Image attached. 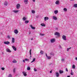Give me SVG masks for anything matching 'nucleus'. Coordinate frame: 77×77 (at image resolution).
Listing matches in <instances>:
<instances>
[{
	"label": "nucleus",
	"mask_w": 77,
	"mask_h": 77,
	"mask_svg": "<svg viewBox=\"0 0 77 77\" xmlns=\"http://www.w3.org/2000/svg\"><path fill=\"white\" fill-rule=\"evenodd\" d=\"M52 19L53 20H57V17L54 16H52Z\"/></svg>",
	"instance_id": "f257e3e1"
},
{
	"label": "nucleus",
	"mask_w": 77,
	"mask_h": 77,
	"mask_svg": "<svg viewBox=\"0 0 77 77\" xmlns=\"http://www.w3.org/2000/svg\"><path fill=\"white\" fill-rule=\"evenodd\" d=\"M62 38L63 39V40H64V41H66V36L65 35H63Z\"/></svg>",
	"instance_id": "f03ea898"
},
{
	"label": "nucleus",
	"mask_w": 77,
	"mask_h": 77,
	"mask_svg": "<svg viewBox=\"0 0 77 77\" xmlns=\"http://www.w3.org/2000/svg\"><path fill=\"white\" fill-rule=\"evenodd\" d=\"M51 43H53L55 42V39L54 38L52 39L51 40Z\"/></svg>",
	"instance_id": "7ed1b4c3"
},
{
	"label": "nucleus",
	"mask_w": 77,
	"mask_h": 77,
	"mask_svg": "<svg viewBox=\"0 0 77 77\" xmlns=\"http://www.w3.org/2000/svg\"><path fill=\"white\" fill-rule=\"evenodd\" d=\"M14 32L16 34H17L18 33V31L17 29H15L14 31Z\"/></svg>",
	"instance_id": "20e7f679"
},
{
	"label": "nucleus",
	"mask_w": 77,
	"mask_h": 77,
	"mask_svg": "<svg viewBox=\"0 0 77 77\" xmlns=\"http://www.w3.org/2000/svg\"><path fill=\"white\" fill-rule=\"evenodd\" d=\"M55 35H57V36H59L60 35V34L59 33V32H56L55 34H54Z\"/></svg>",
	"instance_id": "39448f33"
},
{
	"label": "nucleus",
	"mask_w": 77,
	"mask_h": 77,
	"mask_svg": "<svg viewBox=\"0 0 77 77\" xmlns=\"http://www.w3.org/2000/svg\"><path fill=\"white\" fill-rule=\"evenodd\" d=\"M5 44H7V45H9L10 44V42L8 41L5 42H4Z\"/></svg>",
	"instance_id": "423d86ee"
},
{
	"label": "nucleus",
	"mask_w": 77,
	"mask_h": 77,
	"mask_svg": "<svg viewBox=\"0 0 77 77\" xmlns=\"http://www.w3.org/2000/svg\"><path fill=\"white\" fill-rule=\"evenodd\" d=\"M55 75H56V77H59V73H58V72H56L55 73Z\"/></svg>",
	"instance_id": "0eeeda50"
},
{
	"label": "nucleus",
	"mask_w": 77,
	"mask_h": 77,
	"mask_svg": "<svg viewBox=\"0 0 77 77\" xmlns=\"http://www.w3.org/2000/svg\"><path fill=\"white\" fill-rule=\"evenodd\" d=\"M20 5L19 4H17L16 7L17 9H20Z\"/></svg>",
	"instance_id": "6e6552de"
},
{
	"label": "nucleus",
	"mask_w": 77,
	"mask_h": 77,
	"mask_svg": "<svg viewBox=\"0 0 77 77\" xmlns=\"http://www.w3.org/2000/svg\"><path fill=\"white\" fill-rule=\"evenodd\" d=\"M6 51H7V52H8V53H11V51L9 49L7 48L6 49Z\"/></svg>",
	"instance_id": "1a4fd4ad"
},
{
	"label": "nucleus",
	"mask_w": 77,
	"mask_h": 77,
	"mask_svg": "<svg viewBox=\"0 0 77 77\" xmlns=\"http://www.w3.org/2000/svg\"><path fill=\"white\" fill-rule=\"evenodd\" d=\"M12 48H13V50H14V51H17V48H16L15 46H12Z\"/></svg>",
	"instance_id": "9d476101"
},
{
	"label": "nucleus",
	"mask_w": 77,
	"mask_h": 77,
	"mask_svg": "<svg viewBox=\"0 0 77 77\" xmlns=\"http://www.w3.org/2000/svg\"><path fill=\"white\" fill-rule=\"evenodd\" d=\"M48 19H49L48 17H46L44 18L45 21H47V20H48Z\"/></svg>",
	"instance_id": "9b49d317"
},
{
	"label": "nucleus",
	"mask_w": 77,
	"mask_h": 77,
	"mask_svg": "<svg viewBox=\"0 0 77 77\" xmlns=\"http://www.w3.org/2000/svg\"><path fill=\"white\" fill-rule=\"evenodd\" d=\"M14 42H15V38H12L11 43H14Z\"/></svg>",
	"instance_id": "f8f14e48"
},
{
	"label": "nucleus",
	"mask_w": 77,
	"mask_h": 77,
	"mask_svg": "<svg viewBox=\"0 0 77 77\" xmlns=\"http://www.w3.org/2000/svg\"><path fill=\"white\" fill-rule=\"evenodd\" d=\"M24 3L25 4H27L28 3V0H24Z\"/></svg>",
	"instance_id": "ddd939ff"
},
{
	"label": "nucleus",
	"mask_w": 77,
	"mask_h": 77,
	"mask_svg": "<svg viewBox=\"0 0 77 77\" xmlns=\"http://www.w3.org/2000/svg\"><path fill=\"white\" fill-rule=\"evenodd\" d=\"M23 73L24 75V76H26L27 75V74H26V72H23Z\"/></svg>",
	"instance_id": "4468645a"
},
{
	"label": "nucleus",
	"mask_w": 77,
	"mask_h": 77,
	"mask_svg": "<svg viewBox=\"0 0 77 77\" xmlns=\"http://www.w3.org/2000/svg\"><path fill=\"white\" fill-rule=\"evenodd\" d=\"M73 7L74 8H77V4H75L73 5Z\"/></svg>",
	"instance_id": "2eb2a0df"
},
{
	"label": "nucleus",
	"mask_w": 77,
	"mask_h": 77,
	"mask_svg": "<svg viewBox=\"0 0 77 77\" xmlns=\"http://www.w3.org/2000/svg\"><path fill=\"white\" fill-rule=\"evenodd\" d=\"M54 13L55 14H57L58 13V11L55 10L54 11Z\"/></svg>",
	"instance_id": "dca6fc26"
},
{
	"label": "nucleus",
	"mask_w": 77,
	"mask_h": 77,
	"mask_svg": "<svg viewBox=\"0 0 77 77\" xmlns=\"http://www.w3.org/2000/svg\"><path fill=\"white\" fill-rule=\"evenodd\" d=\"M19 11L18 10L16 11L15 10H14L13 11V12H14V13H17V12H18Z\"/></svg>",
	"instance_id": "f3484780"
},
{
	"label": "nucleus",
	"mask_w": 77,
	"mask_h": 77,
	"mask_svg": "<svg viewBox=\"0 0 77 77\" xmlns=\"http://www.w3.org/2000/svg\"><path fill=\"white\" fill-rule=\"evenodd\" d=\"M13 63H17V61L15 60H14L12 61Z\"/></svg>",
	"instance_id": "a211bd4d"
},
{
	"label": "nucleus",
	"mask_w": 77,
	"mask_h": 77,
	"mask_svg": "<svg viewBox=\"0 0 77 77\" xmlns=\"http://www.w3.org/2000/svg\"><path fill=\"white\" fill-rule=\"evenodd\" d=\"M4 5L5 6H7V5H8V2L5 1L4 2Z\"/></svg>",
	"instance_id": "6ab92c4d"
},
{
	"label": "nucleus",
	"mask_w": 77,
	"mask_h": 77,
	"mask_svg": "<svg viewBox=\"0 0 77 77\" xmlns=\"http://www.w3.org/2000/svg\"><path fill=\"white\" fill-rule=\"evenodd\" d=\"M30 27L32 29H35V27H33V26H32V25H31L30 26Z\"/></svg>",
	"instance_id": "aec40b11"
},
{
	"label": "nucleus",
	"mask_w": 77,
	"mask_h": 77,
	"mask_svg": "<svg viewBox=\"0 0 77 77\" xmlns=\"http://www.w3.org/2000/svg\"><path fill=\"white\" fill-rule=\"evenodd\" d=\"M59 72L60 74H63V71L62 70H60Z\"/></svg>",
	"instance_id": "412c9836"
},
{
	"label": "nucleus",
	"mask_w": 77,
	"mask_h": 77,
	"mask_svg": "<svg viewBox=\"0 0 77 77\" xmlns=\"http://www.w3.org/2000/svg\"><path fill=\"white\" fill-rule=\"evenodd\" d=\"M41 25L42 26H44V27H45V24L43 23L41 24Z\"/></svg>",
	"instance_id": "4be33fe9"
},
{
	"label": "nucleus",
	"mask_w": 77,
	"mask_h": 77,
	"mask_svg": "<svg viewBox=\"0 0 77 77\" xmlns=\"http://www.w3.org/2000/svg\"><path fill=\"white\" fill-rule=\"evenodd\" d=\"M36 60V59L34 58L33 59V60L31 62V63H33V62H35V60Z\"/></svg>",
	"instance_id": "5701e85b"
},
{
	"label": "nucleus",
	"mask_w": 77,
	"mask_h": 77,
	"mask_svg": "<svg viewBox=\"0 0 77 77\" xmlns=\"http://www.w3.org/2000/svg\"><path fill=\"white\" fill-rule=\"evenodd\" d=\"M29 20H26L25 23L26 24H27V23H29Z\"/></svg>",
	"instance_id": "b1692460"
},
{
	"label": "nucleus",
	"mask_w": 77,
	"mask_h": 77,
	"mask_svg": "<svg viewBox=\"0 0 77 77\" xmlns=\"http://www.w3.org/2000/svg\"><path fill=\"white\" fill-rule=\"evenodd\" d=\"M63 10L65 12H66V11H67V9L66 8H64Z\"/></svg>",
	"instance_id": "393cba45"
},
{
	"label": "nucleus",
	"mask_w": 77,
	"mask_h": 77,
	"mask_svg": "<svg viewBox=\"0 0 77 77\" xmlns=\"http://www.w3.org/2000/svg\"><path fill=\"white\" fill-rule=\"evenodd\" d=\"M44 53V52L42 51V50H41V51H40V54H43Z\"/></svg>",
	"instance_id": "a878e982"
},
{
	"label": "nucleus",
	"mask_w": 77,
	"mask_h": 77,
	"mask_svg": "<svg viewBox=\"0 0 77 77\" xmlns=\"http://www.w3.org/2000/svg\"><path fill=\"white\" fill-rule=\"evenodd\" d=\"M27 70H28V71L30 70V67H28L27 68Z\"/></svg>",
	"instance_id": "bb28decb"
},
{
	"label": "nucleus",
	"mask_w": 77,
	"mask_h": 77,
	"mask_svg": "<svg viewBox=\"0 0 77 77\" xmlns=\"http://www.w3.org/2000/svg\"><path fill=\"white\" fill-rule=\"evenodd\" d=\"M50 54L51 55L54 56V53L53 52H51L50 53Z\"/></svg>",
	"instance_id": "cd10ccee"
},
{
	"label": "nucleus",
	"mask_w": 77,
	"mask_h": 77,
	"mask_svg": "<svg viewBox=\"0 0 77 77\" xmlns=\"http://www.w3.org/2000/svg\"><path fill=\"white\" fill-rule=\"evenodd\" d=\"M47 57H48V59H50L51 58V57L50 56H48Z\"/></svg>",
	"instance_id": "c85d7f7f"
},
{
	"label": "nucleus",
	"mask_w": 77,
	"mask_h": 77,
	"mask_svg": "<svg viewBox=\"0 0 77 77\" xmlns=\"http://www.w3.org/2000/svg\"><path fill=\"white\" fill-rule=\"evenodd\" d=\"M59 1H57L55 2V3L57 5V4L59 3Z\"/></svg>",
	"instance_id": "c756f323"
},
{
	"label": "nucleus",
	"mask_w": 77,
	"mask_h": 77,
	"mask_svg": "<svg viewBox=\"0 0 77 77\" xmlns=\"http://www.w3.org/2000/svg\"><path fill=\"white\" fill-rule=\"evenodd\" d=\"M23 21H26V18L25 17H24L23 18Z\"/></svg>",
	"instance_id": "7c9ffc66"
},
{
	"label": "nucleus",
	"mask_w": 77,
	"mask_h": 77,
	"mask_svg": "<svg viewBox=\"0 0 77 77\" xmlns=\"http://www.w3.org/2000/svg\"><path fill=\"white\" fill-rule=\"evenodd\" d=\"M32 14H35V11L34 10H32Z\"/></svg>",
	"instance_id": "2f4dec72"
},
{
	"label": "nucleus",
	"mask_w": 77,
	"mask_h": 77,
	"mask_svg": "<svg viewBox=\"0 0 77 77\" xmlns=\"http://www.w3.org/2000/svg\"><path fill=\"white\" fill-rule=\"evenodd\" d=\"M72 68H73V69H75V65H74L72 66Z\"/></svg>",
	"instance_id": "473e14b6"
},
{
	"label": "nucleus",
	"mask_w": 77,
	"mask_h": 77,
	"mask_svg": "<svg viewBox=\"0 0 77 77\" xmlns=\"http://www.w3.org/2000/svg\"><path fill=\"white\" fill-rule=\"evenodd\" d=\"M8 77H12V75L11 74H9L8 75Z\"/></svg>",
	"instance_id": "72a5a7b5"
},
{
	"label": "nucleus",
	"mask_w": 77,
	"mask_h": 77,
	"mask_svg": "<svg viewBox=\"0 0 77 77\" xmlns=\"http://www.w3.org/2000/svg\"><path fill=\"white\" fill-rule=\"evenodd\" d=\"M71 48L70 47L69 48H68L67 49V51H69V50H70V49Z\"/></svg>",
	"instance_id": "f704fd0d"
},
{
	"label": "nucleus",
	"mask_w": 77,
	"mask_h": 77,
	"mask_svg": "<svg viewBox=\"0 0 77 77\" xmlns=\"http://www.w3.org/2000/svg\"><path fill=\"white\" fill-rule=\"evenodd\" d=\"M32 51V49H30L29 51L30 55H32V53H31V51Z\"/></svg>",
	"instance_id": "c9c22d12"
},
{
	"label": "nucleus",
	"mask_w": 77,
	"mask_h": 77,
	"mask_svg": "<svg viewBox=\"0 0 77 77\" xmlns=\"http://www.w3.org/2000/svg\"><path fill=\"white\" fill-rule=\"evenodd\" d=\"M7 38H8V39H10L11 37H10V36L8 35L7 36Z\"/></svg>",
	"instance_id": "e433bc0d"
},
{
	"label": "nucleus",
	"mask_w": 77,
	"mask_h": 77,
	"mask_svg": "<svg viewBox=\"0 0 77 77\" xmlns=\"http://www.w3.org/2000/svg\"><path fill=\"white\" fill-rule=\"evenodd\" d=\"M34 71L36 72V71H37V69H36V68H35L34 69Z\"/></svg>",
	"instance_id": "4c0bfd02"
},
{
	"label": "nucleus",
	"mask_w": 77,
	"mask_h": 77,
	"mask_svg": "<svg viewBox=\"0 0 77 77\" xmlns=\"http://www.w3.org/2000/svg\"><path fill=\"white\" fill-rule=\"evenodd\" d=\"M13 72H15V68L13 69Z\"/></svg>",
	"instance_id": "58836bf2"
},
{
	"label": "nucleus",
	"mask_w": 77,
	"mask_h": 77,
	"mask_svg": "<svg viewBox=\"0 0 77 77\" xmlns=\"http://www.w3.org/2000/svg\"><path fill=\"white\" fill-rule=\"evenodd\" d=\"M66 71L67 72H68V69L67 68H66Z\"/></svg>",
	"instance_id": "ea45409f"
},
{
	"label": "nucleus",
	"mask_w": 77,
	"mask_h": 77,
	"mask_svg": "<svg viewBox=\"0 0 77 77\" xmlns=\"http://www.w3.org/2000/svg\"><path fill=\"white\" fill-rule=\"evenodd\" d=\"M61 60L62 61V62H64V60H65V59H61Z\"/></svg>",
	"instance_id": "a19ab883"
},
{
	"label": "nucleus",
	"mask_w": 77,
	"mask_h": 77,
	"mask_svg": "<svg viewBox=\"0 0 77 77\" xmlns=\"http://www.w3.org/2000/svg\"><path fill=\"white\" fill-rule=\"evenodd\" d=\"M70 74L72 75H74V74L73 73V72H71L70 73Z\"/></svg>",
	"instance_id": "79ce46f5"
},
{
	"label": "nucleus",
	"mask_w": 77,
	"mask_h": 77,
	"mask_svg": "<svg viewBox=\"0 0 77 77\" xmlns=\"http://www.w3.org/2000/svg\"><path fill=\"white\" fill-rule=\"evenodd\" d=\"M5 68L4 67L1 68V69H2V70H5Z\"/></svg>",
	"instance_id": "37998d69"
},
{
	"label": "nucleus",
	"mask_w": 77,
	"mask_h": 77,
	"mask_svg": "<svg viewBox=\"0 0 77 77\" xmlns=\"http://www.w3.org/2000/svg\"><path fill=\"white\" fill-rule=\"evenodd\" d=\"M40 35H41V36H43L44 35V34H42L41 33H40Z\"/></svg>",
	"instance_id": "c03bdc74"
},
{
	"label": "nucleus",
	"mask_w": 77,
	"mask_h": 77,
	"mask_svg": "<svg viewBox=\"0 0 77 77\" xmlns=\"http://www.w3.org/2000/svg\"><path fill=\"white\" fill-rule=\"evenodd\" d=\"M25 61H27V60H28L27 59H25Z\"/></svg>",
	"instance_id": "a18cd8bd"
},
{
	"label": "nucleus",
	"mask_w": 77,
	"mask_h": 77,
	"mask_svg": "<svg viewBox=\"0 0 77 77\" xmlns=\"http://www.w3.org/2000/svg\"><path fill=\"white\" fill-rule=\"evenodd\" d=\"M59 47H60V48H62V46H61V45H60L59 46Z\"/></svg>",
	"instance_id": "49530a36"
},
{
	"label": "nucleus",
	"mask_w": 77,
	"mask_h": 77,
	"mask_svg": "<svg viewBox=\"0 0 77 77\" xmlns=\"http://www.w3.org/2000/svg\"><path fill=\"white\" fill-rule=\"evenodd\" d=\"M46 56L47 57H48V56H47V54H46Z\"/></svg>",
	"instance_id": "de8ad7c7"
},
{
	"label": "nucleus",
	"mask_w": 77,
	"mask_h": 77,
	"mask_svg": "<svg viewBox=\"0 0 77 77\" xmlns=\"http://www.w3.org/2000/svg\"><path fill=\"white\" fill-rule=\"evenodd\" d=\"M52 73V70H51L50 71V73Z\"/></svg>",
	"instance_id": "09e8293b"
},
{
	"label": "nucleus",
	"mask_w": 77,
	"mask_h": 77,
	"mask_svg": "<svg viewBox=\"0 0 77 77\" xmlns=\"http://www.w3.org/2000/svg\"><path fill=\"white\" fill-rule=\"evenodd\" d=\"M32 1L34 2H35V0H32Z\"/></svg>",
	"instance_id": "8fccbe9b"
},
{
	"label": "nucleus",
	"mask_w": 77,
	"mask_h": 77,
	"mask_svg": "<svg viewBox=\"0 0 77 77\" xmlns=\"http://www.w3.org/2000/svg\"><path fill=\"white\" fill-rule=\"evenodd\" d=\"M75 60H77V57H76L75 58Z\"/></svg>",
	"instance_id": "3c124183"
},
{
	"label": "nucleus",
	"mask_w": 77,
	"mask_h": 77,
	"mask_svg": "<svg viewBox=\"0 0 77 77\" xmlns=\"http://www.w3.org/2000/svg\"><path fill=\"white\" fill-rule=\"evenodd\" d=\"M23 62H25V60H23Z\"/></svg>",
	"instance_id": "603ef678"
},
{
	"label": "nucleus",
	"mask_w": 77,
	"mask_h": 77,
	"mask_svg": "<svg viewBox=\"0 0 77 77\" xmlns=\"http://www.w3.org/2000/svg\"><path fill=\"white\" fill-rule=\"evenodd\" d=\"M73 72L72 70H71V72Z\"/></svg>",
	"instance_id": "864d4df0"
},
{
	"label": "nucleus",
	"mask_w": 77,
	"mask_h": 77,
	"mask_svg": "<svg viewBox=\"0 0 77 77\" xmlns=\"http://www.w3.org/2000/svg\"><path fill=\"white\" fill-rule=\"evenodd\" d=\"M30 58H32V56H30Z\"/></svg>",
	"instance_id": "5fc2aeb1"
},
{
	"label": "nucleus",
	"mask_w": 77,
	"mask_h": 77,
	"mask_svg": "<svg viewBox=\"0 0 77 77\" xmlns=\"http://www.w3.org/2000/svg\"><path fill=\"white\" fill-rule=\"evenodd\" d=\"M67 77H70V76L69 75V76H68Z\"/></svg>",
	"instance_id": "6e6d98bb"
},
{
	"label": "nucleus",
	"mask_w": 77,
	"mask_h": 77,
	"mask_svg": "<svg viewBox=\"0 0 77 77\" xmlns=\"http://www.w3.org/2000/svg\"><path fill=\"white\" fill-rule=\"evenodd\" d=\"M31 40H33V38H32L31 39Z\"/></svg>",
	"instance_id": "4d7b16f0"
},
{
	"label": "nucleus",
	"mask_w": 77,
	"mask_h": 77,
	"mask_svg": "<svg viewBox=\"0 0 77 77\" xmlns=\"http://www.w3.org/2000/svg\"><path fill=\"white\" fill-rule=\"evenodd\" d=\"M30 33H31L30 32H29V34H30Z\"/></svg>",
	"instance_id": "13d9d810"
},
{
	"label": "nucleus",
	"mask_w": 77,
	"mask_h": 77,
	"mask_svg": "<svg viewBox=\"0 0 77 77\" xmlns=\"http://www.w3.org/2000/svg\"><path fill=\"white\" fill-rule=\"evenodd\" d=\"M2 54H4V53L3 52H2Z\"/></svg>",
	"instance_id": "bf43d9fd"
},
{
	"label": "nucleus",
	"mask_w": 77,
	"mask_h": 77,
	"mask_svg": "<svg viewBox=\"0 0 77 77\" xmlns=\"http://www.w3.org/2000/svg\"><path fill=\"white\" fill-rule=\"evenodd\" d=\"M71 0L72 1H73V0Z\"/></svg>",
	"instance_id": "052dcab7"
},
{
	"label": "nucleus",
	"mask_w": 77,
	"mask_h": 77,
	"mask_svg": "<svg viewBox=\"0 0 77 77\" xmlns=\"http://www.w3.org/2000/svg\"><path fill=\"white\" fill-rule=\"evenodd\" d=\"M76 11H77V10H76Z\"/></svg>",
	"instance_id": "680f3d73"
}]
</instances>
